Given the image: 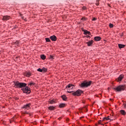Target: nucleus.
I'll return each instance as SVG.
<instances>
[{
    "label": "nucleus",
    "instance_id": "obj_17",
    "mask_svg": "<svg viewBox=\"0 0 126 126\" xmlns=\"http://www.w3.org/2000/svg\"><path fill=\"white\" fill-rule=\"evenodd\" d=\"M60 108H64L65 107V104L64 103H61L59 105Z\"/></svg>",
    "mask_w": 126,
    "mask_h": 126
},
{
    "label": "nucleus",
    "instance_id": "obj_42",
    "mask_svg": "<svg viewBox=\"0 0 126 126\" xmlns=\"http://www.w3.org/2000/svg\"><path fill=\"white\" fill-rule=\"evenodd\" d=\"M61 118H59V120H61Z\"/></svg>",
    "mask_w": 126,
    "mask_h": 126
},
{
    "label": "nucleus",
    "instance_id": "obj_8",
    "mask_svg": "<svg viewBox=\"0 0 126 126\" xmlns=\"http://www.w3.org/2000/svg\"><path fill=\"white\" fill-rule=\"evenodd\" d=\"M101 39H102V38H101V37L100 36H95L94 38V41H95L96 42L101 41Z\"/></svg>",
    "mask_w": 126,
    "mask_h": 126
},
{
    "label": "nucleus",
    "instance_id": "obj_36",
    "mask_svg": "<svg viewBox=\"0 0 126 126\" xmlns=\"http://www.w3.org/2000/svg\"><path fill=\"white\" fill-rule=\"evenodd\" d=\"M99 1H100V0H96V2H99Z\"/></svg>",
    "mask_w": 126,
    "mask_h": 126
},
{
    "label": "nucleus",
    "instance_id": "obj_34",
    "mask_svg": "<svg viewBox=\"0 0 126 126\" xmlns=\"http://www.w3.org/2000/svg\"><path fill=\"white\" fill-rule=\"evenodd\" d=\"M95 4H96V5H99V2H96Z\"/></svg>",
    "mask_w": 126,
    "mask_h": 126
},
{
    "label": "nucleus",
    "instance_id": "obj_24",
    "mask_svg": "<svg viewBox=\"0 0 126 126\" xmlns=\"http://www.w3.org/2000/svg\"><path fill=\"white\" fill-rule=\"evenodd\" d=\"M49 59H50V60H54V56L52 55H50Z\"/></svg>",
    "mask_w": 126,
    "mask_h": 126
},
{
    "label": "nucleus",
    "instance_id": "obj_19",
    "mask_svg": "<svg viewBox=\"0 0 126 126\" xmlns=\"http://www.w3.org/2000/svg\"><path fill=\"white\" fill-rule=\"evenodd\" d=\"M41 59L42 60H46V56H45V55H41Z\"/></svg>",
    "mask_w": 126,
    "mask_h": 126
},
{
    "label": "nucleus",
    "instance_id": "obj_11",
    "mask_svg": "<svg viewBox=\"0 0 126 126\" xmlns=\"http://www.w3.org/2000/svg\"><path fill=\"white\" fill-rule=\"evenodd\" d=\"M50 38L52 41H57V36L55 35H52L50 36Z\"/></svg>",
    "mask_w": 126,
    "mask_h": 126
},
{
    "label": "nucleus",
    "instance_id": "obj_4",
    "mask_svg": "<svg viewBox=\"0 0 126 126\" xmlns=\"http://www.w3.org/2000/svg\"><path fill=\"white\" fill-rule=\"evenodd\" d=\"M125 86H119L116 88H114L113 89L115 91H117V92H121V91H124L125 90Z\"/></svg>",
    "mask_w": 126,
    "mask_h": 126
},
{
    "label": "nucleus",
    "instance_id": "obj_27",
    "mask_svg": "<svg viewBox=\"0 0 126 126\" xmlns=\"http://www.w3.org/2000/svg\"><path fill=\"white\" fill-rule=\"evenodd\" d=\"M109 27L110 28H113L114 27V25H113V24H110Z\"/></svg>",
    "mask_w": 126,
    "mask_h": 126
},
{
    "label": "nucleus",
    "instance_id": "obj_12",
    "mask_svg": "<svg viewBox=\"0 0 126 126\" xmlns=\"http://www.w3.org/2000/svg\"><path fill=\"white\" fill-rule=\"evenodd\" d=\"M118 46H119V48H120V49H123V48H124L126 47L125 45L122 44H119Z\"/></svg>",
    "mask_w": 126,
    "mask_h": 126
},
{
    "label": "nucleus",
    "instance_id": "obj_40",
    "mask_svg": "<svg viewBox=\"0 0 126 126\" xmlns=\"http://www.w3.org/2000/svg\"><path fill=\"white\" fill-rule=\"evenodd\" d=\"M110 101H112V99H111V98H110Z\"/></svg>",
    "mask_w": 126,
    "mask_h": 126
},
{
    "label": "nucleus",
    "instance_id": "obj_5",
    "mask_svg": "<svg viewBox=\"0 0 126 126\" xmlns=\"http://www.w3.org/2000/svg\"><path fill=\"white\" fill-rule=\"evenodd\" d=\"M66 88L67 90H70L71 89H73L74 88V85L72 84H69L66 87Z\"/></svg>",
    "mask_w": 126,
    "mask_h": 126
},
{
    "label": "nucleus",
    "instance_id": "obj_32",
    "mask_svg": "<svg viewBox=\"0 0 126 126\" xmlns=\"http://www.w3.org/2000/svg\"><path fill=\"white\" fill-rule=\"evenodd\" d=\"M92 20H93V21H95V20H97V18H93Z\"/></svg>",
    "mask_w": 126,
    "mask_h": 126
},
{
    "label": "nucleus",
    "instance_id": "obj_41",
    "mask_svg": "<svg viewBox=\"0 0 126 126\" xmlns=\"http://www.w3.org/2000/svg\"><path fill=\"white\" fill-rule=\"evenodd\" d=\"M15 86H16V83L15 84Z\"/></svg>",
    "mask_w": 126,
    "mask_h": 126
},
{
    "label": "nucleus",
    "instance_id": "obj_23",
    "mask_svg": "<svg viewBox=\"0 0 126 126\" xmlns=\"http://www.w3.org/2000/svg\"><path fill=\"white\" fill-rule=\"evenodd\" d=\"M108 120H110V119H109V117H104L103 119V121H108Z\"/></svg>",
    "mask_w": 126,
    "mask_h": 126
},
{
    "label": "nucleus",
    "instance_id": "obj_21",
    "mask_svg": "<svg viewBox=\"0 0 126 126\" xmlns=\"http://www.w3.org/2000/svg\"><path fill=\"white\" fill-rule=\"evenodd\" d=\"M49 102L50 104H55V103H56V101L54 100H51Z\"/></svg>",
    "mask_w": 126,
    "mask_h": 126
},
{
    "label": "nucleus",
    "instance_id": "obj_31",
    "mask_svg": "<svg viewBox=\"0 0 126 126\" xmlns=\"http://www.w3.org/2000/svg\"><path fill=\"white\" fill-rule=\"evenodd\" d=\"M81 20H82L83 21H85V20H86V19L85 17H83L82 19Z\"/></svg>",
    "mask_w": 126,
    "mask_h": 126
},
{
    "label": "nucleus",
    "instance_id": "obj_20",
    "mask_svg": "<svg viewBox=\"0 0 126 126\" xmlns=\"http://www.w3.org/2000/svg\"><path fill=\"white\" fill-rule=\"evenodd\" d=\"M85 109V112H87V106H84L83 108L81 109V110H84Z\"/></svg>",
    "mask_w": 126,
    "mask_h": 126
},
{
    "label": "nucleus",
    "instance_id": "obj_9",
    "mask_svg": "<svg viewBox=\"0 0 126 126\" xmlns=\"http://www.w3.org/2000/svg\"><path fill=\"white\" fill-rule=\"evenodd\" d=\"M94 42V41L92 40L90 41L87 42L86 43V44H87V45L89 47H91V46H92V44H93Z\"/></svg>",
    "mask_w": 126,
    "mask_h": 126
},
{
    "label": "nucleus",
    "instance_id": "obj_14",
    "mask_svg": "<svg viewBox=\"0 0 126 126\" xmlns=\"http://www.w3.org/2000/svg\"><path fill=\"white\" fill-rule=\"evenodd\" d=\"M120 113L122 115H123V116H126V111L124 110H120Z\"/></svg>",
    "mask_w": 126,
    "mask_h": 126
},
{
    "label": "nucleus",
    "instance_id": "obj_29",
    "mask_svg": "<svg viewBox=\"0 0 126 126\" xmlns=\"http://www.w3.org/2000/svg\"><path fill=\"white\" fill-rule=\"evenodd\" d=\"M45 40L47 42H51V40H50V38H46Z\"/></svg>",
    "mask_w": 126,
    "mask_h": 126
},
{
    "label": "nucleus",
    "instance_id": "obj_35",
    "mask_svg": "<svg viewBox=\"0 0 126 126\" xmlns=\"http://www.w3.org/2000/svg\"><path fill=\"white\" fill-rule=\"evenodd\" d=\"M98 124H99L100 125H101V120L98 121Z\"/></svg>",
    "mask_w": 126,
    "mask_h": 126
},
{
    "label": "nucleus",
    "instance_id": "obj_3",
    "mask_svg": "<svg viewBox=\"0 0 126 126\" xmlns=\"http://www.w3.org/2000/svg\"><path fill=\"white\" fill-rule=\"evenodd\" d=\"M68 93H72L73 96H80L82 93H83V91H81V90H78L76 92H69L67 91Z\"/></svg>",
    "mask_w": 126,
    "mask_h": 126
},
{
    "label": "nucleus",
    "instance_id": "obj_6",
    "mask_svg": "<svg viewBox=\"0 0 126 126\" xmlns=\"http://www.w3.org/2000/svg\"><path fill=\"white\" fill-rule=\"evenodd\" d=\"M124 74H121L118 78V79H117V81L118 82H121V81H122V80H123V79L124 78Z\"/></svg>",
    "mask_w": 126,
    "mask_h": 126
},
{
    "label": "nucleus",
    "instance_id": "obj_2",
    "mask_svg": "<svg viewBox=\"0 0 126 126\" xmlns=\"http://www.w3.org/2000/svg\"><path fill=\"white\" fill-rule=\"evenodd\" d=\"M91 83H92V81L88 82L85 81L80 85V86L82 88L84 87H89V86H90V85H91Z\"/></svg>",
    "mask_w": 126,
    "mask_h": 126
},
{
    "label": "nucleus",
    "instance_id": "obj_1",
    "mask_svg": "<svg viewBox=\"0 0 126 126\" xmlns=\"http://www.w3.org/2000/svg\"><path fill=\"white\" fill-rule=\"evenodd\" d=\"M27 84L24 83H20L18 81H16V87H19V88H22L23 87H25L22 89V90L24 93H27L28 94H30L31 91H30V88L28 87H26Z\"/></svg>",
    "mask_w": 126,
    "mask_h": 126
},
{
    "label": "nucleus",
    "instance_id": "obj_39",
    "mask_svg": "<svg viewBox=\"0 0 126 126\" xmlns=\"http://www.w3.org/2000/svg\"><path fill=\"white\" fill-rule=\"evenodd\" d=\"M25 114H28V112H25Z\"/></svg>",
    "mask_w": 126,
    "mask_h": 126
},
{
    "label": "nucleus",
    "instance_id": "obj_37",
    "mask_svg": "<svg viewBox=\"0 0 126 126\" xmlns=\"http://www.w3.org/2000/svg\"><path fill=\"white\" fill-rule=\"evenodd\" d=\"M11 121H14V118H12Z\"/></svg>",
    "mask_w": 126,
    "mask_h": 126
},
{
    "label": "nucleus",
    "instance_id": "obj_26",
    "mask_svg": "<svg viewBox=\"0 0 126 126\" xmlns=\"http://www.w3.org/2000/svg\"><path fill=\"white\" fill-rule=\"evenodd\" d=\"M82 9H83V10H86V9H87V7H86V6H84L82 7Z\"/></svg>",
    "mask_w": 126,
    "mask_h": 126
},
{
    "label": "nucleus",
    "instance_id": "obj_10",
    "mask_svg": "<svg viewBox=\"0 0 126 126\" xmlns=\"http://www.w3.org/2000/svg\"><path fill=\"white\" fill-rule=\"evenodd\" d=\"M9 18H10V17L9 16H3V17L2 18V20H3V21H6L8 20Z\"/></svg>",
    "mask_w": 126,
    "mask_h": 126
},
{
    "label": "nucleus",
    "instance_id": "obj_13",
    "mask_svg": "<svg viewBox=\"0 0 126 126\" xmlns=\"http://www.w3.org/2000/svg\"><path fill=\"white\" fill-rule=\"evenodd\" d=\"M25 75L28 77H30L31 76V73L30 72H26Z\"/></svg>",
    "mask_w": 126,
    "mask_h": 126
},
{
    "label": "nucleus",
    "instance_id": "obj_7",
    "mask_svg": "<svg viewBox=\"0 0 126 126\" xmlns=\"http://www.w3.org/2000/svg\"><path fill=\"white\" fill-rule=\"evenodd\" d=\"M30 106H31V104L29 103L26 104L23 106L24 109H26V110H29L30 109Z\"/></svg>",
    "mask_w": 126,
    "mask_h": 126
},
{
    "label": "nucleus",
    "instance_id": "obj_25",
    "mask_svg": "<svg viewBox=\"0 0 126 126\" xmlns=\"http://www.w3.org/2000/svg\"><path fill=\"white\" fill-rule=\"evenodd\" d=\"M29 85H30V86H33V85H35V83H34V82H32V83H30V84H29Z\"/></svg>",
    "mask_w": 126,
    "mask_h": 126
},
{
    "label": "nucleus",
    "instance_id": "obj_18",
    "mask_svg": "<svg viewBox=\"0 0 126 126\" xmlns=\"http://www.w3.org/2000/svg\"><path fill=\"white\" fill-rule=\"evenodd\" d=\"M62 98L63 100V101H66V99H67L66 96H65L64 95H62Z\"/></svg>",
    "mask_w": 126,
    "mask_h": 126
},
{
    "label": "nucleus",
    "instance_id": "obj_30",
    "mask_svg": "<svg viewBox=\"0 0 126 126\" xmlns=\"http://www.w3.org/2000/svg\"><path fill=\"white\" fill-rule=\"evenodd\" d=\"M22 19L25 20V21H27V19L24 16L22 17Z\"/></svg>",
    "mask_w": 126,
    "mask_h": 126
},
{
    "label": "nucleus",
    "instance_id": "obj_38",
    "mask_svg": "<svg viewBox=\"0 0 126 126\" xmlns=\"http://www.w3.org/2000/svg\"><path fill=\"white\" fill-rule=\"evenodd\" d=\"M124 107H125V108H126V104H125V105H124Z\"/></svg>",
    "mask_w": 126,
    "mask_h": 126
},
{
    "label": "nucleus",
    "instance_id": "obj_28",
    "mask_svg": "<svg viewBox=\"0 0 126 126\" xmlns=\"http://www.w3.org/2000/svg\"><path fill=\"white\" fill-rule=\"evenodd\" d=\"M37 71H39V72H43V70H42V69L38 68L37 69Z\"/></svg>",
    "mask_w": 126,
    "mask_h": 126
},
{
    "label": "nucleus",
    "instance_id": "obj_15",
    "mask_svg": "<svg viewBox=\"0 0 126 126\" xmlns=\"http://www.w3.org/2000/svg\"><path fill=\"white\" fill-rule=\"evenodd\" d=\"M55 107L54 106H49L48 107L49 110H50V111H54V110H55Z\"/></svg>",
    "mask_w": 126,
    "mask_h": 126
},
{
    "label": "nucleus",
    "instance_id": "obj_33",
    "mask_svg": "<svg viewBox=\"0 0 126 126\" xmlns=\"http://www.w3.org/2000/svg\"><path fill=\"white\" fill-rule=\"evenodd\" d=\"M17 46H19V41H17Z\"/></svg>",
    "mask_w": 126,
    "mask_h": 126
},
{
    "label": "nucleus",
    "instance_id": "obj_16",
    "mask_svg": "<svg viewBox=\"0 0 126 126\" xmlns=\"http://www.w3.org/2000/svg\"><path fill=\"white\" fill-rule=\"evenodd\" d=\"M84 34L85 35H90V32H88L87 31H84Z\"/></svg>",
    "mask_w": 126,
    "mask_h": 126
},
{
    "label": "nucleus",
    "instance_id": "obj_22",
    "mask_svg": "<svg viewBox=\"0 0 126 126\" xmlns=\"http://www.w3.org/2000/svg\"><path fill=\"white\" fill-rule=\"evenodd\" d=\"M47 69L45 68V67H43L42 68V72H46V71H47Z\"/></svg>",
    "mask_w": 126,
    "mask_h": 126
},
{
    "label": "nucleus",
    "instance_id": "obj_43",
    "mask_svg": "<svg viewBox=\"0 0 126 126\" xmlns=\"http://www.w3.org/2000/svg\"><path fill=\"white\" fill-rule=\"evenodd\" d=\"M7 16V15H6V16Z\"/></svg>",
    "mask_w": 126,
    "mask_h": 126
}]
</instances>
